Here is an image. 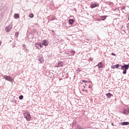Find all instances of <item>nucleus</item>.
Returning a JSON list of instances; mask_svg holds the SVG:
<instances>
[{
	"instance_id": "1",
	"label": "nucleus",
	"mask_w": 129,
	"mask_h": 129,
	"mask_svg": "<svg viewBox=\"0 0 129 129\" xmlns=\"http://www.w3.org/2000/svg\"><path fill=\"white\" fill-rule=\"evenodd\" d=\"M129 68V63L127 64H124L123 66H121V68H119V69L121 70H123L122 73L123 74H126V70H128Z\"/></svg>"
},
{
	"instance_id": "2",
	"label": "nucleus",
	"mask_w": 129,
	"mask_h": 129,
	"mask_svg": "<svg viewBox=\"0 0 129 129\" xmlns=\"http://www.w3.org/2000/svg\"><path fill=\"white\" fill-rule=\"evenodd\" d=\"M24 117L26 119V120H28V121H30L31 120V114H30V113L28 112L27 111H24Z\"/></svg>"
},
{
	"instance_id": "3",
	"label": "nucleus",
	"mask_w": 129,
	"mask_h": 129,
	"mask_svg": "<svg viewBox=\"0 0 129 129\" xmlns=\"http://www.w3.org/2000/svg\"><path fill=\"white\" fill-rule=\"evenodd\" d=\"M4 78V79H6V80H7V81H10V82H13L14 81L12 77L10 76H5Z\"/></svg>"
},
{
	"instance_id": "4",
	"label": "nucleus",
	"mask_w": 129,
	"mask_h": 129,
	"mask_svg": "<svg viewBox=\"0 0 129 129\" xmlns=\"http://www.w3.org/2000/svg\"><path fill=\"white\" fill-rule=\"evenodd\" d=\"M12 29H13V25L10 24L9 26H8L7 27H6L5 28V30L6 31L7 33H9V32H10V31L12 30Z\"/></svg>"
},
{
	"instance_id": "5",
	"label": "nucleus",
	"mask_w": 129,
	"mask_h": 129,
	"mask_svg": "<svg viewBox=\"0 0 129 129\" xmlns=\"http://www.w3.org/2000/svg\"><path fill=\"white\" fill-rule=\"evenodd\" d=\"M42 45L43 46H48L49 45V42L46 39H44L42 41Z\"/></svg>"
},
{
	"instance_id": "6",
	"label": "nucleus",
	"mask_w": 129,
	"mask_h": 129,
	"mask_svg": "<svg viewBox=\"0 0 129 129\" xmlns=\"http://www.w3.org/2000/svg\"><path fill=\"white\" fill-rule=\"evenodd\" d=\"M96 7H99V4H98V3L92 4L90 8L91 9H94V8H96Z\"/></svg>"
},
{
	"instance_id": "7",
	"label": "nucleus",
	"mask_w": 129,
	"mask_h": 129,
	"mask_svg": "<svg viewBox=\"0 0 129 129\" xmlns=\"http://www.w3.org/2000/svg\"><path fill=\"white\" fill-rule=\"evenodd\" d=\"M120 67V68H121V65H120V64H115V65H112L111 66V68L112 69H115V68H118V67Z\"/></svg>"
},
{
	"instance_id": "8",
	"label": "nucleus",
	"mask_w": 129,
	"mask_h": 129,
	"mask_svg": "<svg viewBox=\"0 0 129 129\" xmlns=\"http://www.w3.org/2000/svg\"><path fill=\"white\" fill-rule=\"evenodd\" d=\"M122 113L125 115H127L129 113V109H124L122 111Z\"/></svg>"
},
{
	"instance_id": "9",
	"label": "nucleus",
	"mask_w": 129,
	"mask_h": 129,
	"mask_svg": "<svg viewBox=\"0 0 129 129\" xmlns=\"http://www.w3.org/2000/svg\"><path fill=\"white\" fill-rule=\"evenodd\" d=\"M62 66H63V62L59 61L58 62V63L57 64H56L55 67H57L58 68L59 67H62Z\"/></svg>"
},
{
	"instance_id": "10",
	"label": "nucleus",
	"mask_w": 129,
	"mask_h": 129,
	"mask_svg": "<svg viewBox=\"0 0 129 129\" xmlns=\"http://www.w3.org/2000/svg\"><path fill=\"white\" fill-rule=\"evenodd\" d=\"M106 96L107 98H111L112 96H113V95L110 93H108L106 94Z\"/></svg>"
},
{
	"instance_id": "11",
	"label": "nucleus",
	"mask_w": 129,
	"mask_h": 129,
	"mask_svg": "<svg viewBox=\"0 0 129 129\" xmlns=\"http://www.w3.org/2000/svg\"><path fill=\"white\" fill-rule=\"evenodd\" d=\"M96 66L98 67L99 69H100V68H102L103 67V65L101 62H99Z\"/></svg>"
},
{
	"instance_id": "12",
	"label": "nucleus",
	"mask_w": 129,
	"mask_h": 129,
	"mask_svg": "<svg viewBox=\"0 0 129 129\" xmlns=\"http://www.w3.org/2000/svg\"><path fill=\"white\" fill-rule=\"evenodd\" d=\"M74 23V19H71L69 20V24H70V25H73Z\"/></svg>"
},
{
	"instance_id": "13",
	"label": "nucleus",
	"mask_w": 129,
	"mask_h": 129,
	"mask_svg": "<svg viewBox=\"0 0 129 129\" xmlns=\"http://www.w3.org/2000/svg\"><path fill=\"white\" fill-rule=\"evenodd\" d=\"M38 61H39V63H44V58L39 57L38 58Z\"/></svg>"
},
{
	"instance_id": "14",
	"label": "nucleus",
	"mask_w": 129,
	"mask_h": 129,
	"mask_svg": "<svg viewBox=\"0 0 129 129\" xmlns=\"http://www.w3.org/2000/svg\"><path fill=\"white\" fill-rule=\"evenodd\" d=\"M23 49L24 50V51H25V52H29V50L27 49L26 47V45L25 44L23 45Z\"/></svg>"
},
{
	"instance_id": "15",
	"label": "nucleus",
	"mask_w": 129,
	"mask_h": 129,
	"mask_svg": "<svg viewBox=\"0 0 129 129\" xmlns=\"http://www.w3.org/2000/svg\"><path fill=\"white\" fill-rule=\"evenodd\" d=\"M121 124L122 125H128V124H129V122H122L121 123Z\"/></svg>"
},
{
	"instance_id": "16",
	"label": "nucleus",
	"mask_w": 129,
	"mask_h": 129,
	"mask_svg": "<svg viewBox=\"0 0 129 129\" xmlns=\"http://www.w3.org/2000/svg\"><path fill=\"white\" fill-rule=\"evenodd\" d=\"M14 18H15V19H19L20 15L18 14H14Z\"/></svg>"
},
{
	"instance_id": "17",
	"label": "nucleus",
	"mask_w": 129,
	"mask_h": 129,
	"mask_svg": "<svg viewBox=\"0 0 129 129\" xmlns=\"http://www.w3.org/2000/svg\"><path fill=\"white\" fill-rule=\"evenodd\" d=\"M106 19V16H101V21H104Z\"/></svg>"
},
{
	"instance_id": "18",
	"label": "nucleus",
	"mask_w": 129,
	"mask_h": 129,
	"mask_svg": "<svg viewBox=\"0 0 129 129\" xmlns=\"http://www.w3.org/2000/svg\"><path fill=\"white\" fill-rule=\"evenodd\" d=\"M19 99H20V100H22V99H23V98H24V96L20 95V96H19Z\"/></svg>"
},
{
	"instance_id": "19",
	"label": "nucleus",
	"mask_w": 129,
	"mask_h": 129,
	"mask_svg": "<svg viewBox=\"0 0 129 129\" xmlns=\"http://www.w3.org/2000/svg\"><path fill=\"white\" fill-rule=\"evenodd\" d=\"M71 52L73 56H74V55L75 54V51L72 50L71 51Z\"/></svg>"
},
{
	"instance_id": "20",
	"label": "nucleus",
	"mask_w": 129,
	"mask_h": 129,
	"mask_svg": "<svg viewBox=\"0 0 129 129\" xmlns=\"http://www.w3.org/2000/svg\"><path fill=\"white\" fill-rule=\"evenodd\" d=\"M50 21H54V20H56L55 17H51L49 19Z\"/></svg>"
},
{
	"instance_id": "21",
	"label": "nucleus",
	"mask_w": 129,
	"mask_h": 129,
	"mask_svg": "<svg viewBox=\"0 0 129 129\" xmlns=\"http://www.w3.org/2000/svg\"><path fill=\"white\" fill-rule=\"evenodd\" d=\"M29 18H34V14H30L29 15Z\"/></svg>"
},
{
	"instance_id": "22",
	"label": "nucleus",
	"mask_w": 129,
	"mask_h": 129,
	"mask_svg": "<svg viewBox=\"0 0 129 129\" xmlns=\"http://www.w3.org/2000/svg\"><path fill=\"white\" fill-rule=\"evenodd\" d=\"M38 46H39V47H40V48H42V47H43V46H42V44H41V43L38 44Z\"/></svg>"
},
{
	"instance_id": "23",
	"label": "nucleus",
	"mask_w": 129,
	"mask_h": 129,
	"mask_svg": "<svg viewBox=\"0 0 129 129\" xmlns=\"http://www.w3.org/2000/svg\"><path fill=\"white\" fill-rule=\"evenodd\" d=\"M111 55H112V56H116V54H115L114 53H111Z\"/></svg>"
},
{
	"instance_id": "24",
	"label": "nucleus",
	"mask_w": 129,
	"mask_h": 129,
	"mask_svg": "<svg viewBox=\"0 0 129 129\" xmlns=\"http://www.w3.org/2000/svg\"><path fill=\"white\" fill-rule=\"evenodd\" d=\"M69 58H72V55H69Z\"/></svg>"
},
{
	"instance_id": "25",
	"label": "nucleus",
	"mask_w": 129,
	"mask_h": 129,
	"mask_svg": "<svg viewBox=\"0 0 129 129\" xmlns=\"http://www.w3.org/2000/svg\"><path fill=\"white\" fill-rule=\"evenodd\" d=\"M85 92L86 93H88V91H87V90H85Z\"/></svg>"
},
{
	"instance_id": "26",
	"label": "nucleus",
	"mask_w": 129,
	"mask_h": 129,
	"mask_svg": "<svg viewBox=\"0 0 129 129\" xmlns=\"http://www.w3.org/2000/svg\"><path fill=\"white\" fill-rule=\"evenodd\" d=\"M51 32H52V34H54V33H55V31H53V30H52Z\"/></svg>"
},
{
	"instance_id": "27",
	"label": "nucleus",
	"mask_w": 129,
	"mask_h": 129,
	"mask_svg": "<svg viewBox=\"0 0 129 129\" xmlns=\"http://www.w3.org/2000/svg\"><path fill=\"white\" fill-rule=\"evenodd\" d=\"M82 82H87V81L84 80L82 81Z\"/></svg>"
},
{
	"instance_id": "28",
	"label": "nucleus",
	"mask_w": 129,
	"mask_h": 129,
	"mask_svg": "<svg viewBox=\"0 0 129 129\" xmlns=\"http://www.w3.org/2000/svg\"><path fill=\"white\" fill-rule=\"evenodd\" d=\"M125 9V7H122V10H124Z\"/></svg>"
},
{
	"instance_id": "29",
	"label": "nucleus",
	"mask_w": 129,
	"mask_h": 129,
	"mask_svg": "<svg viewBox=\"0 0 129 129\" xmlns=\"http://www.w3.org/2000/svg\"><path fill=\"white\" fill-rule=\"evenodd\" d=\"M91 86L90 85L89 86V88H91Z\"/></svg>"
},
{
	"instance_id": "30",
	"label": "nucleus",
	"mask_w": 129,
	"mask_h": 129,
	"mask_svg": "<svg viewBox=\"0 0 129 129\" xmlns=\"http://www.w3.org/2000/svg\"><path fill=\"white\" fill-rule=\"evenodd\" d=\"M82 91H85V90H84V89H83Z\"/></svg>"
},
{
	"instance_id": "31",
	"label": "nucleus",
	"mask_w": 129,
	"mask_h": 129,
	"mask_svg": "<svg viewBox=\"0 0 129 129\" xmlns=\"http://www.w3.org/2000/svg\"><path fill=\"white\" fill-rule=\"evenodd\" d=\"M111 125L113 126L114 125L113 123H111Z\"/></svg>"
},
{
	"instance_id": "32",
	"label": "nucleus",
	"mask_w": 129,
	"mask_h": 129,
	"mask_svg": "<svg viewBox=\"0 0 129 129\" xmlns=\"http://www.w3.org/2000/svg\"><path fill=\"white\" fill-rule=\"evenodd\" d=\"M127 27H129V23L127 24Z\"/></svg>"
},
{
	"instance_id": "33",
	"label": "nucleus",
	"mask_w": 129,
	"mask_h": 129,
	"mask_svg": "<svg viewBox=\"0 0 129 129\" xmlns=\"http://www.w3.org/2000/svg\"><path fill=\"white\" fill-rule=\"evenodd\" d=\"M117 99L116 98H115V101H116Z\"/></svg>"
},
{
	"instance_id": "34",
	"label": "nucleus",
	"mask_w": 129,
	"mask_h": 129,
	"mask_svg": "<svg viewBox=\"0 0 129 129\" xmlns=\"http://www.w3.org/2000/svg\"><path fill=\"white\" fill-rule=\"evenodd\" d=\"M84 88H85V86H83Z\"/></svg>"
},
{
	"instance_id": "35",
	"label": "nucleus",
	"mask_w": 129,
	"mask_h": 129,
	"mask_svg": "<svg viewBox=\"0 0 129 129\" xmlns=\"http://www.w3.org/2000/svg\"><path fill=\"white\" fill-rule=\"evenodd\" d=\"M15 35H18V34L16 33L15 34Z\"/></svg>"
},
{
	"instance_id": "36",
	"label": "nucleus",
	"mask_w": 129,
	"mask_h": 129,
	"mask_svg": "<svg viewBox=\"0 0 129 129\" xmlns=\"http://www.w3.org/2000/svg\"><path fill=\"white\" fill-rule=\"evenodd\" d=\"M2 44V41H0V44Z\"/></svg>"
},
{
	"instance_id": "37",
	"label": "nucleus",
	"mask_w": 129,
	"mask_h": 129,
	"mask_svg": "<svg viewBox=\"0 0 129 129\" xmlns=\"http://www.w3.org/2000/svg\"><path fill=\"white\" fill-rule=\"evenodd\" d=\"M1 10H2V9H1V6H0V11H1Z\"/></svg>"
}]
</instances>
